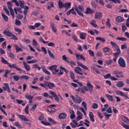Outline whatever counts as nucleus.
Masks as SVG:
<instances>
[{
	"instance_id": "nucleus-1",
	"label": "nucleus",
	"mask_w": 129,
	"mask_h": 129,
	"mask_svg": "<svg viewBox=\"0 0 129 129\" xmlns=\"http://www.w3.org/2000/svg\"><path fill=\"white\" fill-rule=\"evenodd\" d=\"M75 10L79 16H80V17H82L83 18L84 17V15L82 13V12H84V8L83 7V6L79 5L77 7V5H75Z\"/></svg>"
},
{
	"instance_id": "nucleus-2",
	"label": "nucleus",
	"mask_w": 129,
	"mask_h": 129,
	"mask_svg": "<svg viewBox=\"0 0 129 129\" xmlns=\"http://www.w3.org/2000/svg\"><path fill=\"white\" fill-rule=\"evenodd\" d=\"M110 45L114 47V48L116 50V52H114L113 53V56H115L116 58H117V57L119 56V54H120V49L119 48V46H118V45L113 41H110Z\"/></svg>"
},
{
	"instance_id": "nucleus-3",
	"label": "nucleus",
	"mask_w": 129,
	"mask_h": 129,
	"mask_svg": "<svg viewBox=\"0 0 129 129\" xmlns=\"http://www.w3.org/2000/svg\"><path fill=\"white\" fill-rule=\"evenodd\" d=\"M3 34L6 36H7V37H11V39L12 40H16V41H18V36L13 34V33L11 32L9 30H5L3 31Z\"/></svg>"
},
{
	"instance_id": "nucleus-4",
	"label": "nucleus",
	"mask_w": 129,
	"mask_h": 129,
	"mask_svg": "<svg viewBox=\"0 0 129 129\" xmlns=\"http://www.w3.org/2000/svg\"><path fill=\"white\" fill-rule=\"evenodd\" d=\"M118 64L120 67L122 68H125L126 67V63H125V60L122 58V57H120L118 60Z\"/></svg>"
},
{
	"instance_id": "nucleus-5",
	"label": "nucleus",
	"mask_w": 129,
	"mask_h": 129,
	"mask_svg": "<svg viewBox=\"0 0 129 129\" xmlns=\"http://www.w3.org/2000/svg\"><path fill=\"white\" fill-rule=\"evenodd\" d=\"M87 87L85 88L86 89V91H89V92H91V93L93 92V88H94V86H93V85L90 83V81L87 82Z\"/></svg>"
},
{
	"instance_id": "nucleus-6",
	"label": "nucleus",
	"mask_w": 129,
	"mask_h": 129,
	"mask_svg": "<svg viewBox=\"0 0 129 129\" xmlns=\"http://www.w3.org/2000/svg\"><path fill=\"white\" fill-rule=\"evenodd\" d=\"M113 75H115L116 78H122L124 75L122 74V72L118 71H114L113 72Z\"/></svg>"
},
{
	"instance_id": "nucleus-7",
	"label": "nucleus",
	"mask_w": 129,
	"mask_h": 129,
	"mask_svg": "<svg viewBox=\"0 0 129 129\" xmlns=\"http://www.w3.org/2000/svg\"><path fill=\"white\" fill-rule=\"evenodd\" d=\"M75 55H76V59L77 61H80V60H82V61H86V58H85V57L83 56V54L75 53Z\"/></svg>"
},
{
	"instance_id": "nucleus-8",
	"label": "nucleus",
	"mask_w": 129,
	"mask_h": 129,
	"mask_svg": "<svg viewBox=\"0 0 129 129\" xmlns=\"http://www.w3.org/2000/svg\"><path fill=\"white\" fill-rule=\"evenodd\" d=\"M44 84L46 87H48L49 89H53L54 87H55V84L54 83L50 82H44Z\"/></svg>"
},
{
	"instance_id": "nucleus-9",
	"label": "nucleus",
	"mask_w": 129,
	"mask_h": 129,
	"mask_svg": "<svg viewBox=\"0 0 129 129\" xmlns=\"http://www.w3.org/2000/svg\"><path fill=\"white\" fill-rule=\"evenodd\" d=\"M71 97L73 99V101H74V102L75 103L77 102L78 103L80 104L82 102L81 98L80 97H79L78 96L76 97V98H75V97L73 95H71Z\"/></svg>"
},
{
	"instance_id": "nucleus-10",
	"label": "nucleus",
	"mask_w": 129,
	"mask_h": 129,
	"mask_svg": "<svg viewBox=\"0 0 129 129\" xmlns=\"http://www.w3.org/2000/svg\"><path fill=\"white\" fill-rule=\"evenodd\" d=\"M104 78L105 79H108V78H110L111 80H113V81H116V80H118V79L113 77L111 76V74H107L106 75L104 76Z\"/></svg>"
},
{
	"instance_id": "nucleus-11",
	"label": "nucleus",
	"mask_w": 129,
	"mask_h": 129,
	"mask_svg": "<svg viewBox=\"0 0 129 129\" xmlns=\"http://www.w3.org/2000/svg\"><path fill=\"white\" fill-rule=\"evenodd\" d=\"M8 66L9 67H10V68H15V69H16L17 71H20V73H21V72H24V71H23L22 69H20L19 67H18L16 64H11V63H9V64H8Z\"/></svg>"
},
{
	"instance_id": "nucleus-12",
	"label": "nucleus",
	"mask_w": 129,
	"mask_h": 129,
	"mask_svg": "<svg viewBox=\"0 0 129 129\" xmlns=\"http://www.w3.org/2000/svg\"><path fill=\"white\" fill-rule=\"evenodd\" d=\"M48 92L51 94V95H52V96H53V97H54V98H55V101H59V97L57 96L55 92L52 90L48 91Z\"/></svg>"
},
{
	"instance_id": "nucleus-13",
	"label": "nucleus",
	"mask_w": 129,
	"mask_h": 129,
	"mask_svg": "<svg viewBox=\"0 0 129 129\" xmlns=\"http://www.w3.org/2000/svg\"><path fill=\"white\" fill-rule=\"evenodd\" d=\"M74 71L75 73H77V74H80V75H83V73H81L82 72L83 70L80 67H75Z\"/></svg>"
},
{
	"instance_id": "nucleus-14",
	"label": "nucleus",
	"mask_w": 129,
	"mask_h": 129,
	"mask_svg": "<svg viewBox=\"0 0 129 129\" xmlns=\"http://www.w3.org/2000/svg\"><path fill=\"white\" fill-rule=\"evenodd\" d=\"M25 97L26 99H28L29 101V103H32L33 102V99L34 98V96H32L29 94V93H26L25 95Z\"/></svg>"
},
{
	"instance_id": "nucleus-15",
	"label": "nucleus",
	"mask_w": 129,
	"mask_h": 129,
	"mask_svg": "<svg viewBox=\"0 0 129 129\" xmlns=\"http://www.w3.org/2000/svg\"><path fill=\"white\" fill-rule=\"evenodd\" d=\"M102 16H103L102 13L96 12L95 14L94 19H95V20H97V19L100 20V19L102 18Z\"/></svg>"
},
{
	"instance_id": "nucleus-16",
	"label": "nucleus",
	"mask_w": 129,
	"mask_h": 129,
	"mask_svg": "<svg viewBox=\"0 0 129 129\" xmlns=\"http://www.w3.org/2000/svg\"><path fill=\"white\" fill-rule=\"evenodd\" d=\"M4 85H5V87H3V90L4 91H7L9 93L11 92V89H10V86L9 85V84L4 83Z\"/></svg>"
},
{
	"instance_id": "nucleus-17",
	"label": "nucleus",
	"mask_w": 129,
	"mask_h": 129,
	"mask_svg": "<svg viewBox=\"0 0 129 129\" xmlns=\"http://www.w3.org/2000/svg\"><path fill=\"white\" fill-rule=\"evenodd\" d=\"M94 13V10L91 8L88 7L86 8V15H92Z\"/></svg>"
},
{
	"instance_id": "nucleus-18",
	"label": "nucleus",
	"mask_w": 129,
	"mask_h": 129,
	"mask_svg": "<svg viewBox=\"0 0 129 129\" xmlns=\"http://www.w3.org/2000/svg\"><path fill=\"white\" fill-rule=\"evenodd\" d=\"M77 63L78 64V66H80V67H81L82 69H84V70H89L88 68L86 66L82 63V62L80 61H77Z\"/></svg>"
},
{
	"instance_id": "nucleus-19",
	"label": "nucleus",
	"mask_w": 129,
	"mask_h": 129,
	"mask_svg": "<svg viewBox=\"0 0 129 129\" xmlns=\"http://www.w3.org/2000/svg\"><path fill=\"white\" fill-rule=\"evenodd\" d=\"M86 36H87V34L85 32H80L79 34L80 39L81 40H85L86 39Z\"/></svg>"
},
{
	"instance_id": "nucleus-20",
	"label": "nucleus",
	"mask_w": 129,
	"mask_h": 129,
	"mask_svg": "<svg viewBox=\"0 0 129 129\" xmlns=\"http://www.w3.org/2000/svg\"><path fill=\"white\" fill-rule=\"evenodd\" d=\"M116 94H117V95H120L121 96H123V97H125V98H128L127 95L122 93V92L120 91H116Z\"/></svg>"
},
{
	"instance_id": "nucleus-21",
	"label": "nucleus",
	"mask_w": 129,
	"mask_h": 129,
	"mask_svg": "<svg viewBox=\"0 0 129 129\" xmlns=\"http://www.w3.org/2000/svg\"><path fill=\"white\" fill-rule=\"evenodd\" d=\"M42 71L45 73V74H47V75H51V73L47 70V69L44 66H41Z\"/></svg>"
},
{
	"instance_id": "nucleus-22",
	"label": "nucleus",
	"mask_w": 129,
	"mask_h": 129,
	"mask_svg": "<svg viewBox=\"0 0 129 129\" xmlns=\"http://www.w3.org/2000/svg\"><path fill=\"white\" fill-rule=\"evenodd\" d=\"M23 66L26 70V71H30L31 70V68H30V65L28 64L27 62L23 61Z\"/></svg>"
},
{
	"instance_id": "nucleus-23",
	"label": "nucleus",
	"mask_w": 129,
	"mask_h": 129,
	"mask_svg": "<svg viewBox=\"0 0 129 129\" xmlns=\"http://www.w3.org/2000/svg\"><path fill=\"white\" fill-rule=\"evenodd\" d=\"M89 116L91 121L92 122H94L95 121V120L94 119V114H93V113L92 112H89Z\"/></svg>"
},
{
	"instance_id": "nucleus-24",
	"label": "nucleus",
	"mask_w": 129,
	"mask_h": 129,
	"mask_svg": "<svg viewBox=\"0 0 129 129\" xmlns=\"http://www.w3.org/2000/svg\"><path fill=\"white\" fill-rule=\"evenodd\" d=\"M58 117L59 119H65V118L67 117V114H66V113H61L59 114Z\"/></svg>"
},
{
	"instance_id": "nucleus-25",
	"label": "nucleus",
	"mask_w": 129,
	"mask_h": 129,
	"mask_svg": "<svg viewBox=\"0 0 129 129\" xmlns=\"http://www.w3.org/2000/svg\"><path fill=\"white\" fill-rule=\"evenodd\" d=\"M50 27H51L52 31L53 32V33H55V34H56L57 33V28H56V27H55V24L51 23Z\"/></svg>"
},
{
	"instance_id": "nucleus-26",
	"label": "nucleus",
	"mask_w": 129,
	"mask_h": 129,
	"mask_svg": "<svg viewBox=\"0 0 129 129\" xmlns=\"http://www.w3.org/2000/svg\"><path fill=\"white\" fill-rule=\"evenodd\" d=\"M115 21L117 22V23H121V22H124V19L120 16H118L116 18Z\"/></svg>"
},
{
	"instance_id": "nucleus-27",
	"label": "nucleus",
	"mask_w": 129,
	"mask_h": 129,
	"mask_svg": "<svg viewBox=\"0 0 129 129\" xmlns=\"http://www.w3.org/2000/svg\"><path fill=\"white\" fill-rule=\"evenodd\" d=\"M47 111H48V112H49L50 113H51L52 114L54 113V112H55V111H56V109L52 107H49L47 109Z\"/></svg>"
},
{
	"instance_id": "nucleus-28",
	"label": "nucleus",
	"mask_w": 129,
	"mask_h": 129,
	"mask_svg": "<svg viewBox=\"0 0 129 129\" xmlns=\"http://www.w3.org/2000/svg\"><path fill=\"white\" fill-rule=\"evenodd\" d=\"M14 47L16 50V53H19V52H23V49L20 47L17 44H14Z\"/></svg>"
},
{
	"instance_id": "nucleus-29",
	"label": "nucleus",
	"mask_w": 129,
	"mask_h": 129,
	"mask_svg": "<svg viewBox=\"0 0 129 129\" xmlns=\"http://www.w3.org/2000/svg\"><path fill=\"white\" fill-rule=\"evenodd\" d=\"M63 8H65V9H67V10H69V9L71 8V3H66L63 4Z\"/></svg>"
},
{
	"instance_id": "nucleus-30",
	"label": "nucleus",
	"mask_w": 129,
	"mask_h": 129,
	"mask_svg": "<svg viewBox=\"0 0 129 129\" xmlns=\"http://www.w3.org/2000/svg\"><path fill=\"white\" fill-rule=\"evenodd\" d=\"M19 117L24 121H29V119L26 118V116H25V115H19Z\"/></svg>"
},
{
	"instance_id": "nucleus-31",
	"label": "nucleus",
	"mask_w": 129,
	"mask_h": 129,
	"mask_svg": "<svg viewBox=\"0 0 129 129\" xmlns=\"http://www.w3.org/2000/svg\"><path fill=\"white\" fill-rule=\"evenodd\" d=\"M90 24L94 27V28H96L97 27V24H96V21L93 19L91 20Z\"/></svg>"
},
{
	"instance_id": "nucleus-32",
	"label": "nucleus",
	"mask_w": 129,
	"mask_h": 129,
	"mask_svg": "<svg viewBox=\"0 0 129 129\" xmlns=\"http://www.w3.org/2000/svg\"><path fill=\"white\" fill-rule=\"evenodd\" d=\"M42 68H41L39 66V65H38V64H34L32 66V69H38V71H40V70H41Z\"/></svg>"
},
{
	"instance_id": "nucleus-33",
	"label": "nucleus",
	"mask_w": 129,
	"mask_h": 129,
	"mask_svg": "<svg viewBox=\"0 0 129 129\" xmlns=\"http://www.w3.org/2000/svg\"><path fill=\"white\" fill-rule=\"evenodd\" d=\"M57 67L56 65H52L49 68H48L49 70H50L51 71H54V70H56L57 69Z\"/></svg>"
},
{
	"instance_id": "nucleus-34",
	"label": "nucleus",
	"mask_w": 129,
	"mask_h": 129,
	"mask_svg": "<svg viewBox=\"0 0 129 129\" xmlns=\"http://www.w3.org/2000/svg\"><path fill=\"white\" fill-rule=\"evenodd\" d=\"M105 96L107 97V98H108V99H109V100H110V101H113V97H112V95L106 94Z\"/></svg>"
},
{
	"instance_id": "nucleus-35",
	"label": "nucleus",
	"mask_w": 129,
	"mask_h": 129,
	"mask_svg": "<svg viewBox=\"0 0 129 129\" xmlns=\"http://www.w3.org/2000/svg\"><path fill=\"white\" fill-rule=\"evenodd\" d=\"M48 55L50 58H52V59H55V55H54V54L51 52V50H47Z\"/></svg>"
},
{
	"instance_id": "nucleus-36",
	"label": "nucleus",
	"mask_w": 129,
	"mask_h": 129,
	"mask_svg": "<svg viewBox=\"0 0 129 129\" xmlns=\"http://www.w3.org/2000/svg\"><path fill=\"white\" fill-rule=\"evenodd\" d=\"M67 63H68V64H70L71 67H72L73 68V67H74V66H76V62L74 60H71V61H69V62Z\"/></svg>"
},
{
	"instance_id": "nucleus-37",
	"label": "nucleus",
	"mask_w": 129,
	"mask_h": 129,
	"mask_svg": "<svg viewBox=\"0 0 129 129\" xmlns=\"http://www.w3.org/2000/svg\"><path fill=\"white\" fill-rule=\"evenodd\" d=\"M124 85V84H123V82L122 81H119L116 84V86L117 87H122Z\"/></svg>"
},
{
	"instance_id": "nucleus-38",
	"label": "nucleus",
	"mask_w": 129,
	"mask_h": 129,
	"mask_svg": "<svg viewBox=\"0 0 129 129\" xmlns=\"http://www.w3.org/2000/svg\"><path fill=\"white\" fill-rule=\"evenodd\" d=\"M96 40H97V41H101V43H104V42H105V38H101L100 37H96Z\"/></svg>"
},
{
	"instance_id": "nucleus-39",
	"label": "nucleus",
	"mask_w": 129,
	"mask_h": 129,
	"mask_svg": "<svg viewBox=\"0 0 129 129\" xmlns=\"http://www.w3.org/2000/svg\"><path fill=\"white\" fill-rule=\"evenodd\" d=\"M116 40H118V41H125L127 39L125 37H117L116 38Z\"/></svg>"
},
{
	"instance_id": "nucleus-40",
	"label": "nucleus",
	"mask_w": 129,
	"mask_h": 129,
	"mask_svg": "<svg viewBox=\"0 0 129 129\" xmlns=\"http://www.w3.org/2000/svg\"><path fill=\"white\" fill-rule=\"evenodd\" d=\"M42 50H41L40 49H37V51L38 52H41V51H42V52H44L45 55H47V49H46V48L45 47H41Z\"/></svg>"
},
{
	"instance_id": "nucleus-41",
	"label": "nucleus",
	"mask_w": 129,
	"mask_h": 129,
	"mask_svg": "<svg viewBox=\"0 0 129 129\" xmlns=\"http://www.w3.org/2000/svg\"><path fill=\"white\" fill-rule=\"evenodd\" d=\"M58 6L59 9H62V8H64V4H63V2L61 1H58Z\"/></svg>"
},
{
	"instance_id": "nucleus-42",
	"label": "nucleus",
	"mask_w": 129,
	"mask_h": 129,
	"mask_svg": "<svg viewBox=\"0 0 129 129\" xmlns=\"http://www.w3.org/2000/svg\"><path fill=\"white\" fill-rule=\"evenodd\" d=\"M1 61L3 63V64H6V65H9L10 62H8L7 60L4 58V57H1Z\"/></svg>"
},
{
	"instance_id": "nucleus-43",
	"label": "nucleus",
	"mask_w": 129,
	"mask_h": 129,
	"mask_svg": "<svg viewBox=\"0 0 129 129\" xmlns=\"http://www.w3.org/2000/svg\"><path fill=\"white\" fill-rule=\"evenodd\" d=\"M2 17L3 18L4 20H5V22H9V17L7 15H5V14L2 13Z\"/></svg>"
},
{
	"instance_id": "nucleus-44",
	"label": "nucleus",
	"mask_w": 129,
	"mask_h": 129,
	"mask_svg": "<svg viewBox=\"0 0 129 129\" xmlns=\"http://www.w3.org/2000/svg\"><path fill=\"white\" fill-rule=\"evenodd\" d=\"M106 25L108 27V28H111V24H110V19L109 18L107 19Z\"/></svg>"
},
{
	"instance_id": "nucleus-45",
	"label": "nucleus",
	"mask_w": 129,
	"mask_h": 129,
	"mask_svg": "<svg viewBox=\"0 0 129 129\" xmlns=\"http://www.w3.org/2000/svg\"><path fill=\"white\" fill-rule=\"evenodd\" d=\"M48 121L49 122H50L51 123H52V124H56V123H57L54 120V119H53V118H51V117H49L48 118Z\"/></svg>"
},
{
	"instance_id": "nucleus-46",
	"label": "nucleus",
	"mask_w": 129,
	"mask_h": 129,
	"mask_svg": "<svg viewBox=\"0 0 129 129\" xmlns=\"http://www.w3.org/2000/svg\"><path fill=\"white\" fill-rule=\"evenodd\" d=\"M15 126L19 127V128H22V125L19 122H15L14 123Z\"/></svg>"
},
{
	"instance_id": "nucleus-47",
	"label": "nucleus",
	"mask_w": 129,
	"mask_h": 129,
	"mask_svg": "<svg viewBox=\"0 0 129 129\" xmlns=\"http://www.w3.org/2000/svg\"><path fill=\"white\" fill-rule=\"evenodd\" d=\"M86 86H83V87H81V93H85V91H86Z\"/></svg>"
},
{
	"instance_id": "nucleus-48",
	"label": "nucleus",
	"mask_w": 129,
	"mask_h": 129,
	"mask_svg": "<svg viewBox=\"0 0 129 129\" xmlns=\"http://www.w3.org/2000/svg\"><path fill=\"white\" fill-rule=\"evenodd\" d=\"M19 2L20 8H21L22 9H24V8H25V4L24 3V2L22 1H19Z\"/></svg>"
},
{
	"instance_id": "nucleus-49",
	"label": "nucleus",
	"mask_w": 129,
	"mask_h": 129,
	"mask_svg": "<svg viewBox=\"0 0 129 129\" xmlns=\"http://www.w3.org/2000/svg\"><path fill=\"white\" fill-rule=\"evenodd\" d=\"M15 32H17L19 35H21V34H22V29H21L20 28H15Z\"/></svg>"
},
{
	"instance_id": "nucleus-50",
	"label": "nucleus",
	"mask_w": 129,
	"mask_h": 129,
	"mask_svg": "<svg viewBox=\"0 0 129 129\" xmlns=\"http://www.w3.org/2000/svg\"><path fill=\"white\" fill-rule=\"evenodd\" d=\"M62 59L63 60V61H66L67 63L69 62V60H68V57H66V55H63L62 56Z\"/></svg>"
},
{
	"instance_id": "nucleus-51",
	"label": "nucleus",
	"mask_w": 129,
	"mask_h": 129,
	"mask_svg": "<svg viewBox=\"0 0 129 129\" xmlns=\"http://www.w3.org/2000/svg\"><path fill=\"white\" fill-rule=\"evenodd\" d=\"M7 6L10 11H13V8L12 7V3L11 2H8L7 3Z\"/></svg>"
},
{
	"instance_id": "nucleus-52",
	"label": "nucleus",
	"mask_w": 129,
	"mask_h": 129,
	"mask_svg": "<svg viewBox=\"0 0 129 129\" xmlns=\"http://www.w3.org/2000/svg\"><path fill=\"white\" fill-rule=\"evenodd\" d=\"M96 56L97 57H102V52L101 51H97L96 53Z\"/></svg>"
},
{
	"instance_id": "nucleus-53",
	"label": "nucleus",
	"mask_w": 129,
	"mask_h": 129,
	"mask_svg": "<svg viewBox=\"0 0 129 129\" xmlns=\"http://www.w3.org/2000/svg\"><path fill=\"white\" fill-rule=\"evenodd\" d=\"M41 123H42V124H44V125H45V126L51 125V124L49 122H45L44 121H41Z\"/></svg>"
},
{
	"instance_id": "nucleus-54",
	"label": "nucleus",
	"mask_w": 129,
	"mask_h": 129,
	"mask_svg": "<svg viewBox=\"0 0 129 129\" xmlns=\"http://www.w3.org/2000/svg\"><path fill=\"white\" fill-rule=\"evenodd\" d=\"M92 108L93 109H97V108H98V105L95 103H93L92 106Z\"/></svg>"
},
{
	"instance_id": "nucleus-55",
	"label": "nucleus",
	"mask_w": 129,
	"mask_h": 129,
	"mask_svg": "<svg viewBox=\"0 0 129 129\" xmlns=\"http://www.w3.org/2000/svg\"><path fill=\"white\" fill-rule=\"evenodd\" d=\"M70 77L72 80L75 79V75L74 73L72 71L70 72Z\"/></svg>"
},
{
	"instance_id": "nucleus-56",
	"label": "nucleus",
	"mask_w": 129,
	"mask_h": 129,
	"mask_svg": "<svg viewBox=\"0 0 129 129\" xmlns=\"http://www.w3.org/2000/svg\"><path fill=\"white\" fill-rule=\"evenodd\" d=\"M82 105H83V106L85 108V110H87V104H86V102H85V101H83L82 103Z\"/></svg>"
},
{
	"instance_id": "nucleus-57",
	"label": "nucleus",
	"mask_w": 129,
	"mask_h": 129,
	"mask_svg": "<svg viewBox=\"0 0 129 129\" xmlns=\"http://www.w3.org/2000/svg\"><path fill=\"white\" fill-rule=\"evenodd\" d=\"M39 40L40 42H42V43H43V44H48V43H49V41H45L44 40V39H43L42 37L39 38Z\"/></svg>"
},
{
	"instance_id": "nucleus-58",
	"label": "nucleus",
	"mask_w": 129,
	"mask_h": 129,
	"mask_svg": "<svg viewBox=\"0 0 129 129\" xmlns=\"http://www.w3.org/2000/svg\"><path fill=\"white\" fill-rule=\"evenodd\" d=\"M104 115L106 117L107 119H109V117L111 116V114H107L106 112H104Z\"/></svg>"
},
{
	"instance_id": "nucleus-59",
	"label": "nucleus",
	"mask_w": 129,
	"mask_h": 129,
	"mask_svg": "<svg viewBox=\"0 0 129 129\" xmlns=\"http://www.w3.org/2000/svg\"><path fill=\"white\" fill-rule=\"evenodd\" d=\"M91 6H93L94 9H96V8H97V5H96V4L95 3V2L94 1L91 2Z\"/></svg>"
},
{
	"instance_id": "nucleus-60",
	"label": "nucleus",
	"mask_w": 129,
	"mask_h": 129,
	"mask_svg": "<svg viewBox=\"0 0 129 129\" xmlns=\"http://www.w3.org/2000/svg\"><path fill=\"white\" fill-rule=\"evenodd\" d=\"M88 52L91 56L92 57H95V54H94V52H93L92 50H89Z\"/></svg>"
},
{
	"instance_id": "nucleus-61",
	"label": "nucleus",
	"mask_w": 129,
	"mask_h": 129,
	"mask_svg": "<svg viewBox=\"0 0 129 129\" xmlns=\"http://www.w3.org/2000/svg\"><path fill=\"white\" fill-rule=\"evenodd\" d=\"M15 25H16L17 26H21V23L20 20L16 19L15 22Z\"/></svg>"
},
{
	"instance_id": "nucleus-62",
	"label": "nucleus",
	"mask_w": 129,
	"mask_h": 129,
	"mask_svg": "<svg viewBox=\"0 0 129 129\" xmlns=\"http://www.w3.org/2000/svg\"><path fill=\"white\" fill-rule=\"evenodd\" d=\"M13 79L15 80V81H18L19 79H20V77L18 76L15 75L13 76Z\"/></svg>"
},
{
	"instance_id": "nucleus-63",
	"label": "nucleus",
	"mask_w": 129,
	"mask_h": 129,
	"mask_svg": "<svg viewBox=\"0 0 129 129\" xmlns=\"http://www.w3.org/2000/svg\"><path fill=\"white\" fill-rule=\"evenodd\" d=\"M9 56L12 58V60H15V54L13 53H9Z\"/></svg>"
},
{
	"instance_id": "nucleus-64",
	"label": "nucleus",
	"mask_w": 129,
	"mask_h": 129,
	"mask_svg": "<svg viewBox=\"0 0 129 129\" xmlns=\"http://www.w3.org/2000/svg\"><path fill=\"white\" fill-rule=\"evenodd\" d=\"M106 64L107 65H110V64H112V59H109V60L106 61Z\"/></svg>"
}]
</instances>
